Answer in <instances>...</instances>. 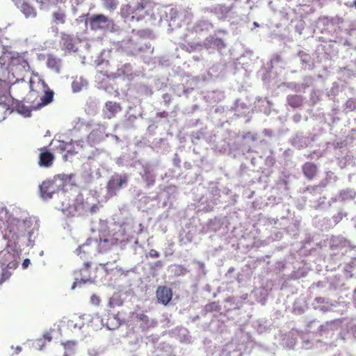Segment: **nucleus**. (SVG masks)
<instances>
[{"label":"nucleus","instance_id":"obj_21","mask_svg":"<svg viewBox=\"0 0 356 356\" xmlns=\"http://www.w3.org/2000/svg\"><path fill=\"white\" fill-rule=\"evenodd\" d=\"M343 215L342 212H339L333 216V220L334 222L338 223L343 219Z\"/></svg>","mask_w":356,"mask_h":356},{"label":"nucleus","instance_id":"obj_1","mask_svg":"<svg viewBox=\"0 0 356 356\" xmlns=\"http://www.w3.org/2000/svg\"><path fill=\"white\" fill-rule=\"evenodd\" d=\"M63 176H55L52 179H47L40 185L41 197L44 199L51 198L53 195L63 189L64 186Z\"/></svg>","mask_w":356,"mask_h":356},{"label":"nucleus","instance_id":"obj_2","mask_svg":"<svg viewBox=\"0 0 356 356\" xmlns=\"http://www.w3.org/2000/svg\"><path fill=\"white\" fill-rule=\"evenodd\" d=\"M127 175H115L112 176L106 186L108 193L111 195H115L122 186L127 184Z\"/></svg>","mask_w":356,"mask_h":356},{"label":"nucleus","instance_id":"obj_23","mask_svg":"<svg viewBox=\"0 0 356 356\" xmlns=\"http://www.w3.org/2000/svg\"><path fill=\"white\" fill-rule=\"evenodd\" d=\"M214 44L218 48H222L225 47L224 42L221 38H216L214 41Z\"/></svg>","mask_w":356,"mask_h":356},{"label":"nucleus","instance_id":"obj_27","mask_svg":"<svg viewBox=\"0 0 356 356\" xmlns=\"http://www.w3.org/2000/svg\"><path fill=\"white\" fill-rule=\"evenodd\" d=\"M30 264V260L29 259H26L24 260L23 263H22V266L23 268H26L28 267V266Z\"/></svg>","mask_w":356,"mask_h":356},{"label":"nucleus","instance_id":"obj_22","mask_svg":"<svg viewBox=\"0 0 356 356\" xmlns=\"http://www.w3.org/2000/svg\"><path fill=\"white\" fill-rule=\"evenodd\" d=\"M134 47H129V46H125L126 48L128 49L129 52H130L131 54H134L136 53V51H138V50H140V49L138 48V47L137 46L136 44L134 43Z\"/></svg>","mask_w":356,"mask_h":356},{"label":"nucleus","instance_id":"obj_3","mask_svg":"<svg viewBox=\"0 0 356 356\" xmlns=\"http://www.w3.org/2000/svg\"><path fill=\"white\" fill-rule=\"evenodd\" d=\"M90 263L87 261L84 263L83 266L78 270L74 271V282L73 283L72 288L81 284H85L90 280Z\"/></svg>","mask_w":356,"mask_h":356},{"label":"nucleus","instance_id":"obj_26","mask_svg":"<svg viewBox=\"0 0 356 356\" xmlns=\"http://www.w3.org/2000/svg\"><path fill=\"white\" fill-rule=\"evenodd\" d=\"M151 257L157 258L159 257V253L155 250H151L149 252Z\"/></svg>","mask_w":356,"mask_h":356},{"label":"nucleus","instance_id":"obj_4","mask_svg":"<svg viewBox=\"0 0 356 356\" xmlns=\"http://www.w3.org/2000/svg\"><path fill=\"white\" fill-rule=\"evenodd\" d=\"M37 83L42 86V90L44 92V95L40 99L41 102L35 106V108H40L53 101L54 92L49 89L44 80L39 79Z\"/></svg>","mask_w":356,"mask_h":356},{"label":"nucleus","instance_id":"obj_15","mask_svg":"<svg viewBox=\"0 0 356 356\" xmlns=\"http://www.w3.org/2000/svg\"><path fill=\"white\" fill-rule=\"evenodd\" d=\"M47 65L48 67L51 70L56 71V72H59L60 60L54 56H49L47 60Z\"/></svg>","mask_w":356,"mask_h":356},{"label":"nucleus","instance_id":"obj_10","mask_svg":"<svg viewBox=\"0 0 356 356\" xmlns=\"http://www.w3.org/2000/svg\"><path fill=\"white\" fill-rule=\"evenodd\" d=\"M66 13L64 9L59 8L52 13V22L56 24H63L66 22Z\"/></svg>","mask_w":356,"mask_h":356},{"label":"nucleus","instance_id":"obj_25","mask_svg":"<svg viewBox=\"0 0 356 356\" xmlns=\"http://www.w3.org/2000/svg\"><path fill=\"white\" fill-rule=\"evenodd\" d=\"M163 99L165 102V105H169L171 101V97L169 94L165 93L163 95Z\"/></svg>","mask_w":356,"mask_h":356},{"label":"nucleus","instance_id":"obj_9","mask_svg":"<svg viewBox=\"0 0 356 356\" xmlns=\"http://www.w3.org/2000/svg\"><path fill=\"white\" fill-rule=\"evenodd\" d=\"M24 13L26 17H35L37 15L36 10L26 1H23L22 4L17 6Z\"/></svg>","mask_w":356,"mask_h":356},{"label":"nucleus","instance_id":"obj_28","mask_svg":"<svg viewBox=\"0 0 356 356\" xmlns=\"http://www.w3.org/2000/svg\"><path fill=\"white\" fill-rule=\"evenodd\" d=\"M12 1L15 3V4L17 6H18L19 5H20V3L22 4V1H23L24 0H12Z\"/></svg>","mask_w":356,"mask_h":356},{"label":"nucleus","instance_id":"obj_17","mask_svg":"<svg viewBox=\"0 0 356 356\" xmlns=\"http://www.w3.org/2000/svg\"><path fill=\"white\" fill-rule=\"evenodd\" d=\"M148 1L147 0H140L138 1L136 3L133 4L134 8V10L136 11V15H140L141 12L145 10L147 6Z\"/></svg>","mask_w":356,"mask_h":356},{"label":"nucleus","instance_id":"obj_30","mask_svg":"<svg viewBox=\"0 0 356 356\" xmlns=\"http://www.w3.org/2000/svg\"><path fill=\"white\" fill-rule=\"evenodd\" d=\"M30 87L32 90H34V82L33 81H30Z\"/></svg>","mask_w":356,"mask_h":356},{"label":"nucleus","instance_id":"obj_11","mask_svg":"<svg viewBox=\"0 0 356 356\" xmlns=\"http://www.w3.org/2000/svg\"><path fill=\"white\" fill-rule=\"evenodd\" d=\"M114 245L113 238H100L98 244V250L101 253L105 252L110 250Z\"/></svg>","mask_w":356,"mask_h":356},{"label":"nucleus","instance_id":"obj_8","mask_svg":"<svg viewBox=\"0 0 356 356\" xmlns=\"http://www.w3.org/2000/svg\"><path fill=\"white\" fill-rule=\"evenodd\" d=\"M305 177L309 179H314L318 173L317 165L312 162H306L302 167Z\"/></svg>","mask_w":356,"mask_h":356},{"label":"nucleus","instance_id":"obj_29","mask_svg":"<svg viewBox=\"0 0 356 356\" xmlns=\"http://www.w3.org/2000/svg\"><path fill=\"white\" fill-rule=\"evenodd\" d=\"M44 338L47 340H48L49 341H50L51 340V337L49 335V334H44Z\"/></svg>","mask_w":356,"mask_h":356},{"label":"nucleus","instance_id":"obj_16","mask_svg":"<svg viewBox=\"0 0 356 356\" xmlns=\"http://www.w3.org/2000/svg\"><path fill=\"white\" fill-rule=\"evenodd\" d=\"M106 109L112 114H115L121 111L120 104L116 102H108L106 103Z\"/></svg>","mask_w":356,"mask_h":356},{"label":"nucleus","instance_id":"obj_14","mask_svg":"<svg viewBox=\"0 0 356 356\" xmlns=\"http://www.w3.org/2000/svg\"><path fill=\"white\" fill-rule=\"evenodd\" d=\"M136 318L140 322H141L140 327L143 330H147L150 327L154 325V324L153 325L152 323L150 322L149 317L144 314H138L136 315Z\"/></svg>","mask_w":356,"mask_h":356},{"label":"nucleus","instance_id":"obj_18","mask_svg":"<svg viewBox=\"0 0 356 356\" xmlns=\"http://www.w3.org/2000/svg\"><path fill=\"white\" fill-rule=\"evenodd\" d=\"M134 8L133 4H127L122 8V12L126 16H131L132 18H134L136 15Z\"/></svg>","mask_w":356,"mask_h":356},{"label":"nucleus","instance_id":"obj_12","mask_svg":"<svg viewBox=\"0 0 356 356\" xmlns=\"http://www.w3.org/2000/svg\"><path fill=\"white\" fill-rule=\"evenodd\" d=\"M289 105L293 108H298L302 105L303 98L301 95H293L287 97Z\"/></svg>","mask_w":356,"mask_h":356},{"label":"nucleus","instance_id":"obj_6","mask_svg":"<svg viewBox=\"0 0 356 356\" xmlns=\"http://www.w3.org/2000/svg\"><path fill=\"white\" fill-rule=\"evenodd\" d=\"M157 301L167 305L172 298V291L170 288L165 286H159L156 291Z\"/></svg>","mask_w":356,"mask_h":356},{"label":"nucleus","instance_id":"obj_19","mask_svg":"<svg viewBox=\"0 0 356 356\" xmlns=\"http://www.w3.org/2000/svg\"><path fill=\"white\" fill-rule=\"evenodd\" d=\"M62 42L63 46H65L68 49H72L73 43L72 39L70 35H63L62 37Z\"/></svg>","mask_w":356,"mask_h":356},{"label":"nucleus","instance_id":"obj_31","mask_svg":"<svg viewBox=\"0 0 356 356\" xmlns=\"http://www.w3.org/2000/svg\"><path fill=\"white\" fill-rule=\"evenodd\" d=\"M349 7H355L356 8V0H355L353 3H351L350 5H349Z\"/></svg>","mask_w":356,"mask_h":356},{"label":"nucleus","instance_id":"obj_20","mask_svg":"<svg viewBox=\"0 0 356 356\" xmlns=\"http://www.w3.org/2000/svg\"><path fill=\"white\" fill-rule=\"evenodd\" d=\"M118 4L116 0H105L104 7L108 10H114L117 8Z\"/></svg>","mask_w":356,"mask_h":356},{"label":"nucleus","instance_id":"obj_24","mask_svg":"<svg viewBox=\"0 0 356 356\" xmlns=\"http://www.w3.org/2000/svg\"><path fill=\"white\" fill-rule=\"evenodd\" d=\"M88 248V245H83L82 246H80L77 250L78 254H81L83 252V253L88 252V250H86Z\"/></svg>","mask_w":356,"mask_h":356},{"label":"nucleus","instance_id":"obj_7","mask_svg":"<svg viewBox=\"0 0 356 356\" xmlns=\"http://www.w3.org/2000/svg\"><path fill=\"white\" fill-rule=\"evenodd\" d=\"M88 21L91 29L98 30L105 26L108 22V18L102 14L93 15Z\"/></svg>","mask_w":356,"mask_h":356},{"label":"nucleus","instance_id":"obj_13","mask_svg":"<svg viewBox=\"0 0 356 356\" xmlns=\"http://www.w3.org/2000/svg\"><path fill=\"white\" fill-rule=\"evenodd\" d=\"M87 83V81L82 77L75 78L72 83L73 92H77L81 91L83 88L86 87Z\"/></svg>","mask_w":356,"mask_h":356},{"label":"nucleus","instance_id":"obj_5","mask_svg":"<svg viewBox=\"0 0 356 356\" xmlns=\"http://www.w3.org/2000/svg\"><path fill=\"white\" fill-rule=\"evenodd\" d=\"M55 160V156L47 147L40 149L38 164L42 168H50Z\"/></svg>","mask_w":356,"mask_h":356}]
</instances>
